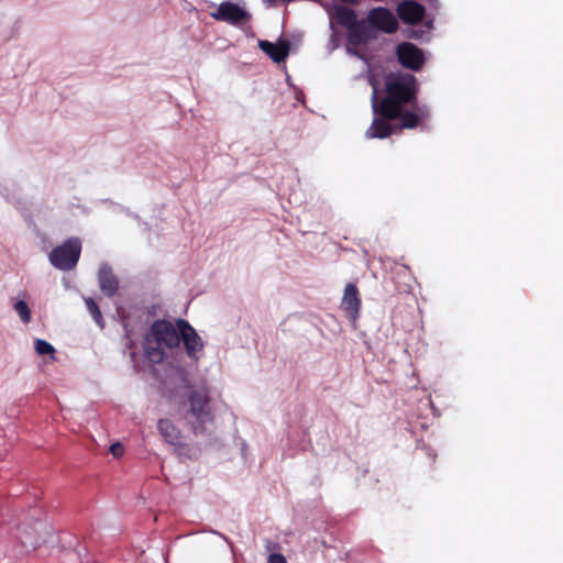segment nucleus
<instances>
[{"label":"nucleus","mask_w":563,"mask_h":563,"mask_svg":"<svg viewBox=\"0 0 563 563\" xmlns=\"http://www.w3.org/2000/svg\"><path fill=\"white\" fill-rule=\"evenodd\" d=\"M369 84L375 118L365 133L367 139H384L396 130L413 129L430 117L428 106L416 102L418 84L413 75L388 74L384 91L374 77Z\"/></svg>","instance_id":"f257e3e1"},{"label":"nucleus","mask_w":563,"mask_h":563,"mask_svg":"<svg viewBox=\"0 0 563 563\" xmlns=\"http://www.w3.org/2000/svg\"><path fill=\"white\" fill-rule=\"evenodd\" d=\"M180 342L195 364L203 357L205 341L187 320H155L144 335V354L150 362L158 364L178 350Z\"/></svg>","instance_id":"f03ea898"},{"label":"nucleus","mask_w":563,"mask_h":563,"mask_svg":"<svg viewBox=\"0 0 563 563\" xmlns=\"http://www.w3.org/2000/svg\"><path fill=\"white\" fill-rule=\"evenodd\" d=\"M183 417L196 438L201 439L206 444L216 440L214 411L211 406L209 388L206 384L190 391L188 408Z\"/></svg>","instance_id":"7ed1b4c3"},{"label":"nucleus","mask_w":563,"mask_h":563,"mask_svg":"<svg viewBox=\"0 0 563 563\" xmlns=\"http://www.w3.org/2000/svg\"><path fill=\"white\" fill-rule=\"evenodd\" d=\"M11 515L7 514L3 516L1 522V530H5L11 533L12 537L19 541L20 551L19 554L34 551L42 543L53 542L52 528L43 521L32 520V522H23V526L19 522L14 528V532L9 528Z\"/></svg>","instance_id":"20e7f679"},{"label":"nucleus","mask_w":563,"mask_h":563,"mask_svg":"<svg viewBox=\"0 0 563 563\" xmlns=\"http://www.w3.org/2000/svg\"><path fill=\"white\" fill-rule=\"evenodd\" d=\"M81 243L77 238L68 239L62 245L52 250L49 263L57 269L69 271L76 266L80 257Z\"/></svg>","instance_id":"39448f33"},{"label":"nucleus","mask_w":563,"mask_h":563,"mask_svg":"<svg viewBox=\"0 0 563 563\" xmlns=\"http://www.w3.org/2000/svg\"><path fill=\"white\" fill-rule=\"evenodd\" d=\"M210 16L233 26H241L251 19V14L245 8L231 1L221 2L217 7V10L210 13Z\"/></svg>","instance_id":"423d86ee"},{"label":"nucleus","mask_w":563,"mask_h":563,"mask_svg":"<svg viewBox=\"0 0 563 563\" xmlns=\"http://www.w3.org/2000/svg\"><path fill=\"white\" fill-rule=\"evenodd\" d=\"M400 64L409 69L418 70L424 63L423 52L412 43H401L397 46Z\"/></svg>","instance_id":"0eeeda50"},{"label":"nucleus","mask_w":563,"mask_h":563,"mask_svg":"<svg viewBox=\"0 0 563 563\" xmlns=\"http://www.w3.org/2000/svg\"><path fill=\"white\" fill-rule=\"evenodd\" d=\"M341 308L346 313L349 320L355 323L361 308V298L354 284H347L345 286Z\"/></svg>","instance_id":"6e6552de"},{"label":"nucleus","mask_w":563,"mask_h":563,"mask_svg":"<svg viewBox=\"0 0 563 563\" xmlns=\"http://www.w3.org/2000/svg\"><path fill=\"white\" fill-rule=\"evenodd\" d=\"M369 22L386 33H393L397 30L398 22L391 11L386 8H375L368 13Z\"/></svg>","instance_id":"1a4fd4ad"},{"label":"nucleus","mask_w":563,"mask_h":563,"mask_svg":"<svg viewBox=\"0 0 563 563\" xmlns=\"http://www.w3.org/2000/svg\"><path fill=\"white\" fill-rule=\"evenodd\" d=\"M157 429L164 441L175 446L183 454L184 443L179 429L169 419H159Z\"/></svg>","instance_id":"9d476101"},{"label":"nucleus","mask_w":563,"mask_h":563,"mask_svg":"<svg viewBox=\"0 0 563 563\" xmlns=\"http://www.w3.org/2000/svg\"><path fill=\"white\" fill-rule=\"evenodd\" d=\"M258 47L275 63L284 62L290 51V44L287 40H279L277 43L261 40L258 42Z\"/></svg>","instance_id":"9b49d317"},{"label":"nucleus","mask_w":563,"mask_h":563,"mask_svg":"<svg viewBox=\"0 0 563 563\" xmlns=\"http://www.w3.org/2000/svg\"><path fill=\"white\" fill-rule=\"evenodd\" d=\"M397 12L404 22L413 24L422 20L424 8L415 1H404L398 5Z\"/></svg>","instance_id":"f8f14e48"},{"label":"nucleus","mask_w":563,"mask_h":563,"mask_svg":"<svg viewBox=\"0 0 563 563\" xmlns=\"http://www.w3.org/2000/svg\"><path fill=\"white\" fill-rule=\"evenodd\" d=\"M98 282L101 291L111 297L118 290L119 282L108 264H102L98 272Z\"/></svg>","instance_id":"ddd939ff"},{"label":"nucleus","mask_w":563,"mask_h":563,"mask_svg":"<svg viewBox=\"0 0 563 563\" xmlns=\"http://www.w3.org/2000/svg\"><path fill=\"white\" fill-rule=\"evenodd\" d=\"M331 23L335 21L340 25L346 29H353L356 24V15L353 10L343 7L335 5L329 11Z\"/></svg>","instance_id":"4468645a"},{"label":"nucleus","mask_w":563,"mask_h":563,"mask_svg":"<svg viewBox=\"0 0 563 563\" xmlns=\"http://www.w3.org/2000/svg\"><path fill=\"white\" fill-rule=\"evenodd\" d=\"M170 380L177 389H188L191 387L189 373L184 367H175Z\"/></svg>","instance_id":"2eb2a0df"},{"label":"nucleus","mask_w":563,"mask_h":563,"mask_svg":"<svg viewBox=\"0 0 563 563\" xmlns=\"http://www.w3.org/2000/svg\"><path fill=\"white\" fill-rule=\"evenodd\" d=\"M13 309L16 312V314L20 317V319L23 323H25V324L30 323L31 310L25 300L18 299L13 305Z\"/></svg>","instance_id":"dca6fc26"},{"label":"nucleus","mask_w":563,"mask_h":563,"mask_svg":"<svg viewBox=\"0 0 563 563\" xmlns=\"http://www.w3.org/2000/svg\"><path fill=\"white\" fill-rule=\"evenodd\" d=\"M34 349H35V352L38 354V355H47L49 356L52 360H54V355H55V347L47 341L43 340V339H36L35 342H34Z\"/></svg>","instance_id":"f3484780"},{"label":"nucleus","mask_w":563,"mask_h":563,"mask_svg":"<svg viewBox=\"0 0 563 563\" xmlns=\"http://www.w3.org/2000/svg\"><path fill=\"white\" fill-rule=\"evenodd\" d=\"M85 303L95 322L102 327V314L96 301L92 298H85Z\"/></svg>","instance_id":"a211bd4d"},{"label":"nucleus","mask_w":563,"mask_h":563,"mask_svg":"<svg viewBox=\"0 0 563 563\" xmlns=\"http://www.w3.org/2000/svg\"><path fill=\"white\" fill-rule=\"evenodd\" d=\"M110 452L111 454L113 455V457L118 459L120 456L123 455L124 453V448L122 445V443L120 442H115L113 443L111 446H110Z\"/></svg>","instance_id":"6ab92c4d"},{"label":"nucleus","mask_w":563,"mask_h":563,"mask_svg":"<svg viewBox=\"0 0 563 563\" xmlns=\"http://www.w3.org/2000/svg\"><path fill=\"white\" fill-rule=\"evenodd\" d=\"M0 195L9 202H13L14 198L10 195L9 185L0 181Z\"/></svg>","instance_id":"aec40b11"},{"label":"nucleus","mask_w":563,"mask_h":563,"mask_svg":"<svg viewBox=\"0 0 563 563\" xmlns=\"http://www.w3.org/2000/svg\"><path fill=\"white\" fill-rule=\"evenodd\" d=\"M267 563H287L283 554L273 553L268 556Z\"/></svg>","instance_id":"412c9836"},{"label":"nucleus","mask_w":563,"mask_h":563,"mask_svg":"<svg viewBox=\"0 0 563 563\" xmlns=\"http://www.w3.org/2000/svg\"><path fill=\"white\" fill-rule=\"evenodd\" d=\"M245 450H246V444H245V443H242V449H241V451H242V454H243V455H245Z\"/></svg>","instance_id":"4be33fe9"},{"label":"nucleus","mask_w":563,"mask_h":563,"mask_svg":"<svg viewBox=\"0 0 563 563\" xmlns=\"http://www.w3.org/2000/svg\"><path fill=\"white\" fill-rule=\"evenodd\" d=\"M265 3H267L268 5H273L275 0H264Z\"/></svg>","instance_id":"5701e85b"}]
</instances>
